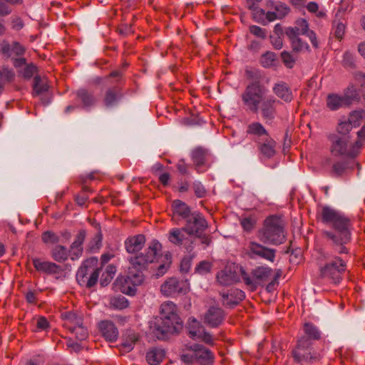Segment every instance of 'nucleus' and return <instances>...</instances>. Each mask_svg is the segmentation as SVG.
Instances as JSON below:
<instances>
[{"mask_svg": "<svg viewBox=\"0 0 365 365\" xmlns=\"http://www.w3.org/2000/svg\"><path fill=\"white\" fill-rule=\"evenodd\" d=\"M320 216L323 223L330 225L334 229V231L326 230L322 232L331 250L338 255L349 254L347 245L351 240L350 219L329 207H324Z\"/></svg>", "mask_w": 365, "mask_h": 365, "instance_id": "1", "label": "nucleus"}, {"mask_svg": "<svg viewBox=\"0 0 365 365\" xmlns=\"http://www.w3.org/2000/svg\"><path fill=\"white\" fill-rule=\"evenodd\" d=\"M161 250V244L155 240L148 245L144 252L128 258V274L120 288L123 293L130 296L135 294V287L140 285L144 281L143 271L155 261Z\"/></svg>", "mask_w": 365, "mask_h": 365, "instance_id": "2", "label": "nucleus"}, {"mask_svg": "<svg viewBox=\"0 0 365 365\" xmlns=\"http://www.w3.org/2000/svg\"><path fill=\"white\" fill-rule=\"evenodd\" d=\"M286 223L281 215L267 217L257 232V237L264 245H280L286 241Z\"/></svg>", "mask_w": 365, "mask_h": 365, "instance_id": "3", "label": "nucleus"}, {"mask_svg": "<svg viewBox=\"0 0 365 365\" xmlns=\"http://www.w3.org/2000/svg\"><path fill=\"white\" fill-rule=\"evenodd\" d=\"M248 78L252 81L245 87L241 94V99L245 108L253 113H257L259 106L266 97L267 89L260 83V75L258 72H247Z\"/></svg>", "mask_w": 365, "mask_h": 365, "instance_id": "4", "label": "nucleus"}, {"mask_svg": "<svg viewBox=\"0 0 365 365\" xmlns=\"http://www.w3.org/2000/svg\"><path fill=\"white\" fill-rule=\"evenodd\" d=\"M329 139L331 143L330 152L334 157L355 158L360 153L361 141H356L354 144H351L348 137L335 134L329 135Z\"/></svg>", "mask_w": 365, "mask_h": 365, "instance_id": "5", "label": "nucleus"}, {"mask_svg": "<svg viewBox=\"0 0 365 365\" xmlns=\"http://www.w3.org/2000/svg\"><path fill=\"white\" fill-rule=\"evenodd\" d=\"M294 361L301 365L314 364L321 359L319 353L312 350V342L306 337H301L292 351Z\"/></svg>", "mask_w": 365, "mask_h": 365, "instance_id": "6", "label": "nucleus"}, {"mask_svg": "<svg viewBox=\"0 0 365 365\" xmlns=\"http://www.w3.org/2000/svg\"><path fill=\"white\" fill-rule=\"evenodd\" d=\"M347 269L346 262L339 256H334L319 267V274L322 278L327 279L331 283L339 284Z\"/></svg>", "mask_w": 365, "mask_h": 365, "instance_id": "7", "label": "nucleus"}, {"mask_svg": "<svg viewBox=\"0 0 365 365\" xmlns=\"http://www.w3.org/2000/svg\"><path fill=\"white\" fill-rule=\"evenodd\" d=\"M113 86L106 89L103 98V103L107 108L115 106L123 97L122 88L123 86V73L118 71H112L106 78Z\"/></svg>", "mask_w": 365, "mask_h": 365, "instance_id": "8", "label": "nucleus"}, {"mask_svg": "<svg viewBox=\"0 0 365 365\" xmlns=\"http://www.w3.org/2000/svg\"><path fill=\"white\" fill-rule=\"evenodd\" d=\"M97 259L91 258L83 262L76 273V280L81 286L93 287L98 282L101 269L96 267Z\"/></svg>", "mask_w": 365, "mask_h": 365, "instance_id": "9", "label": "nucleus"}, {"mask_svg": "<svg viewBox=\"0 0 365 365\" xmlns=\"http://www.w3.org/2000/svg\"><path fill=\"white\" fill-rule=\"evenodd\" d=\"M360 97L356 90L351 86L348 88L344 95L329 93L326 100L327 107L331 111L337 110L344 107H349L354 101H358Z\"/></svg>", "mask_w": 365, "mask_h": 365, "instance_id": "10", "label": "nucleus"}, {"mask_svg": "<svg viewBox=\"0 0 365 365\" xmlns=\"http://www.w3.org/2000/svg\"><path fill=\"white\" fill-rule=\"evenodd\" d=\"M182 329V322L178 315L160 317L155 327L156 335L159 339H163L168 334L178 333Z\"/></svg>", "mask_w": 365, "mask_h": 365, "instance_id": "11", "label": "nucleus"}, {"mask_svg": "<svg viewBox=\"0 0 365 365\" xmlns=\"http://www.w3.org/2000/svg\"><path fill=\"white\" fill-rule=\"evenodd\" d=\"M189 291V283L187 280L176 277H170L160 286L161 293L166 297H175L185 294Z\"/></svg>", "mask_w": 365, "mask_h": 365, "instance_id": "12", "label": "nucleus"}, {"mask_svg": "<svg viewBox=\"0 0 365 365\" xmlns=\"http://www.w3.org/2000/svg\"><path fill=\"white\" fill-rule=\"evenodd\" d=\"M168 239L173 245L183 247L187 252H192L194 249L195 240L186 233L184 227L172 228L168 234Z\"/></svg>", "mask_w": 365, "mask_h": 365, "instance_id": "13", "label": "nucleus"}, {"mask_svg": "<svg viewBox=\"0 0 365 365\" xmlns=\"http://www.w3.org/2000/svg\"><path fill=\"white\" fill-rule=\"evenodd\" d=\"M208 227V223L202 214L195 211L185 220L184 230L188 235H199L202 234Z\"/></svg>", "mask_w": 365, "mask_h": 365, "instance_id": "14", "label": "nucleus"}, {"mask_svg": "<svg viewBox=\"0 0 365 365\" xmlns=\"http://www.w3.org/2000/svg\"><path fill=\"white\" fill-rule=\"evenodd\" d=\"M246 250L247 255L252 259L259 257L273 262L276 256L274 249L266 247L255 241L249 242Z\"/></svg>", "mask_w": 365, "mask_h": 365, "instance_id": "15", "label": "nucleus"}, {"mask_svg": "<svg viewBox=\"0 0 365 365\" xmlns=\"http://www.w3.org/2000/svg\"><path fill=\"white\" fill-rule=\"evenodd\" d=\"M190 156L197 173H203L210 168L211 155L206 148L196 147L192 150Z\"/></svg>", "mask_w": 365, "mask_h": 365, "instance_id": "16", "label": "nucleus"}, {"mask_svg": "<svg viewBox=\"0 0 365 365\" xmlns=\"http://www.w3.org/2000/svg\"><path fill=\"white\" fill-rule=\"evenodd\" d=\"M279 104L280 101L274 97H265L260 103L259 111L266 121H272L277 115V107Z\"/></svg>", "mask_w": 365, "mask_h": 365, "instance_id": "17", "label": "nucleus"}, {"mask_svg": "<svg viewBox=\"0 0 365 365\" xmlns=\"http://www.w3.org/2000/svg\"><path fill=\"white\" fill-rule=\"evenodd\" d=\"M225 318V313L218 307H210L204 314L203 322L211 328L220 326Z\"/></svg>", "mask_w": 365, "mask_h": 365, "instance_id": "18", "label": "nucleus"}, {"mask_svg": "<svg viewBox=\"0 0 365 365\" xmlns=\"http://www.w3.org/2000/svg\"><path fill=\"white\" fill-rule=\"evenodd\" d=\"M171 217L173 220H186L192 215L190 207L180 200H174L170 205Z\"/></svg>", "mask_w": 365, "mask_h": 365, "instance_id": "19", "label": "nucleus"}, {"mask_svg": "<svg viewBox=\"0 0 365 365\" xmlns=\"http://www.w3.org/2000/svg\"><path fill=\"white\" fill-rule=\"evenodd\" d=\"M32 264L36 271L47 274L60 275L63 271L61 266L57 264L52 262L44 261L39 258H33Z\"/></svg>", "mask_w": 365, "mask_h": 365, "instance_id": "20", "label": "nucleus"}, {"mask_svg": "<svg viewBox=\"0 0 365 365\" xmlns=\"http://www.w3.org/2000/svg\"><path fill=\"white\" fill-rule=\"evenodd\" d=\"M276 145V142L269 135L257 143L260 154L266 158H271L275 155Z\"/></svg>", "mask_w": 365, "mask_h": 365, "instance_id": "21", "label": "nucleus"}, {"mask_svg": "<svg viewBox=\"0 0 365 365\" xmlns=\"http://www.w3.org/2000/svg\"><path fill=\"white\" fill-rule=\"evenodd\" d=\"M285 34L291 41L293 51L296 52H303L309 50V45L307 43L304 42L298 36L299 33L297 32L295 29L292 27L287 28Z\"/></svg>", "mask_w": 365, "mask_h": 365, "instance_id": "22", "label": "nucleus"}, {"mask_svg": "<svg viewBox=\"0 0 365 365\" xmlns=\"http://www.w3.org/2000/svg\"><path fill=\"white\" fill-rule=\"evenodd\" d=\"M222 297L224 306L233 307L245 299V294L239 289H231L227 293L222 294Z\"/></svg>", "mask_w": 365, "mask_h": 365, "instance_id": "23", "label": "nucleus"}, {"mask_svg": "<svg viewBox=\"0 0 365 365\" xmlns=\"http://www.w3.org/2000/svg\"><path fill=\"white\" fill-rule=\"evenodd\" d=\"M86 236V231L84 230H80L76 235L73 242L70 246L69 254L72 260L76 259L82 255L83 244Z\"/></svg>", "mask_w": 365, "mask_h": 365, "instance_id": "24", "label": "nucleus"}, {"mask_svg": "<svg viewBox=\"0 0 365 365\" xmlns=\"http://www.w3.org/2000/svg\"><path fill=\"white\" fill-rule=\"evenodd\" d=\"M246 133L253 137L254 141L257 143L269 134L263 125L259 122H252L247 126Z\"/></svg>", "mask_w": 365, "mask_h": 365, "instance_id": "25", "label": "nucleus"}, {"mask_svg": "<svg viewBox=\"0 0 365 365\" xmlns=\"http://www.w3.org/2000/svg\"><path fill=\"white\" fill-rule=\"evenodd\" d=\"M196 361L200 365H212L214 362V355L208 349L202 345L195 344Z\"/></svg>", "mask_w": 365, "mask_h": 365, "instance_id": "26", "label": "nucleus"}, {"mask_svg": "<svg viewBox=\"0 0 365 365\" xmlns=\"http://www.w3.org/2000/svg\"><path fill=\"white\" fill-rule=\"evenodd\" d=\"M99 329L103 336L109 341H115L118 336V330L110 321H102L99 324Z\"/></svg>", "mask_w": 365, "mask_h": 365, "instance_id": "27", "label": "nucleus"}, {"mask_svg": "<svg viewBox=\"0 0 365 365\" xmlns=\"http://www.w3.org/2000/svg\"><path fill=\"white\" fill-rule=\"evenodd\" d=\"M145 243L143 235H137L128 237L125 241V248L128 253H135L143 249Z\"/></svg>", "mask_w": 365, "mask_h": 365, "instance_id": "28", "label": "nucleus"}, {"mask_svg": "<svg viewBox=\"0 0 365 365\" xmlns=\"http://www.w3.org/2000/svg\"><path fill=\"white\" fill-rule=\"evenodd\" d=\"M217 281L222 286H229L238 281V277L235 271L231 267H226L217 274Z\"/></svg>", "mask_w": 365, "mask_h": 365, "instance_id": "29", "label": "nucleus"}, {"mask_svg": "<svg viewBox=\"0 0 365 365\" xmlns=\"http://www.w3.org/2000/svg\"><path fill=\"white\" fill-rule=\"evenodd\" d=\"M299 34L307 35L310 39L314 47H318V42L315 33L309 29L308 22L304 19H299L296 21V26L294 28Z\"/></svg>", "mask_w": 365, "mask_h": 365, "instance_id": "30", "label": "nucleus"}, {"mask_svg": "<svg viewBox=\"0 0 365 365\" xmlns=\"http://www.w3.org/2000/svg\"><path fill=\"white\" fill-rule=\"evenodd\" d=\"M63 320V327L70 330L82 324L83 316L74 312H65L61 314Z\"/></svg>", "mask_w": 365, "mask_h": 365, "instance_id": "31", "label": "nucleus"}, {"mask_svg": "<svg viewBox=\"0 0 365 365\" xmlns=\"http://www.w3.org/2000/svg\"><path fill=\"white\" fill-rule=\"evenodd\" d=\"M138 340V335L135 331H126L122 336L121 349L125 352L130 351Z\"/></svg>", "mask_w": 365, "mask_h": 365, "instance_id": "32", "label": "nucleus"}, {"mask_svg": "<svg viewBox=\"0 0 365 365\" xmlns=\"http://www.w3.org/2000/svg\"><path fill=\"white\" fill-rule=\"evenodd\" d=\"M165 353L163 349L153 348L146 354V361L150 365H158L163 360Z\"/></svg>", "mask_w": 365, "mask_h": 365, "instance_id": "33", "label": "nucleus"}, {"mask_svg": "<svg viewBox=\"0 0 365 365\" xmlns=\"http://www.w3.org/2000/svg\"><path fill=\"white\" fill-rule=\"evenodd\" d=\"M76 97L83 107L92 106L96 101L93 93L86 89H79L76 93Z\"/></svg>", "mask_w": 365, "mask_h": 365, "instance_id": "34", "label": "nucleus"}, {"mask_svg": "<svg viewBox=\"0 0 365 365\" xmlns=\"http://www.w3.org/2000/svg\"><path fill=\"white\" fill-rule=\"evenodd\" d=\"M187 329L188 335L192 339H198L200 336L201 330L202 329L200 322L195 318H190L187 322Z\"/></svg>", "mask_w": 365, "mask_h": 365, "instance_id": "35", "label": "nucleus"}, {"mask_svg": "<svg viewBox=\"0 0 365 365\" xmlns=\"http://www.w3.org/2000/svg\"><path fill=\"white\" fill-rule=\"evenodd\" d=\"M274 93L286 102H290L293 97L291 91L285 83L276 84L273 88Z\"/></svg>", "mask_w": 365, "mask_h": 365, "instance_id": "36", "label": "nucleus"}, {"mask_svg": "<svg viewBox=\"0 0 365 365\" xmlns=\"http://www.w3.org/2000/svg\"><path fill=\"white\" fill-rule=\"evenodd\" d=\"M52 258L58 262H63L68 258V252L66 247L56 245L51 251Z\"/></svg>", "mask_w": 365, "mask_h": 365, "instance_id": "37", "label": "nucleus"}, {"mask_svg": "<svg viewBox=\"0 0 365 365\" xmlns=\"http://www.w3.org/2000/svg\"><path fill=\"white\" fill-rule=\"evenodd\" d=\"M304 336L312 342L313 340H319L321 338V332L318 328L310 322H307L304 324Z\"/></svg>", "mask_w": 365, "mask_h": 365, "instance_id": "38", "label": "nucleus"}, {"mask_svg": "<svg viewBox=\"0 0 365 365\" xmlns=\"http://www.w3.org/2000/svg\"><path fill=\"white\" fill-rule=\"evenodd\" d=\"M272 274L271 268L264 266L257 267L252 271L253 277L259 281L268 280Z\"/></svg>", "mask_w": 365, "mask_h": 365, "instance_id": "39", "label": "nucleus"}, {"mask_svg": "<svg viewBox=\"0 0 365 365\" xmlns=\"http://www.w3.org/2000/svg\"><path fill=\"white\" fill-rule=\"evenodd\" d=\"M48 86L47 81L45 78H42L39 76H35L34 78L33 84V95L38 96L46 91H47Z\"/></svg>", "mask_w": 365, "mask_h": 365, "instance_id": "40", "label": "nucleus"}, {"mask_svg": "<svg viewBox=\"0 0 365 365\" xmlns=\"http://www.w3.org/2000/svg\"><path fill=\"white\" fill-rule=\"evenodd\" d=\"M267 6L275 9L279 19L284 17L290 10L287 4L280 1L274 2L270 0L267 1Z\"/></svg>", "mask_w": 365, "mask_h": 365, "instance_id": "41", "label": "nucleus"}, {"mask_svg": "<svg viewBox=\"0 0 365 365\" xmlns=\"http://www.w3.org/2000/svg\"><path fill=\"white\" fill-rule=\"evenodd\" d=\"M261 0H246L247 8L252 11L253 19L259 21L261 16L264 14V11L257 6V3Z\"/></svg>", "mask_w": 365, "mask_h": 365, "instance_id": "42", "label": "nucleus"}, {"mask_svg": "<svg viewBox=\"0 0 365 365\" xmlns=\"http://www.w3.org/2000/svg\"><path fill=\"white\" fill-rule=\"evenodd\" d=\"M160 317H173V315H178L177 314L176 305L172 302H165L160 306Z\"/></svg>", "mask_w": 365, "mask_h": 365, "instance_id": "43", "label": "nucleus"}, {"mask_svg": "<svg viewBox=\"0 0 365 365\" xmlns=\"http://www.w3.org/2000/svg\"><path fill=\"white\" fill-rule=\"evenodd\" d=\"M37 72V66L32 63H27L24 68L18 70L19 75L28 80L30 79Z\"/></svg>", "mask_w": 365, "mask_h": 365, "instance_id": "44", "label": "nucleus"}, {"mask_svg": "<svg viewBox=\"0 0 365 365\" xmlns=\"http://www.w3.org/2000/svg\"><path fill=\"white\" fill-rule=\"evenodd\" d=\"M171 255L169 253H167L163 257V260L162 261V263L158 267L157 272H156V276L157 277H162L164 275L170 268V266L171 264Z\"/></svg>", "mask_w": 365, "mask_h": 365, "instance_id": "45", "label": "nucleus"}, {"mask_svg": "<svg viewBox=\"0 0 365 365\" xmlns=\"http://www.w3.org/2000/svg\"><path fill=\"white\" fill-rule=\"evenodd\" d=\"M277 61L276 54L272 51H267L261 56L260 63L264 68H269L274 65Z\"/></svg>", "mask_w": 365, "mask_h": 365, "instance_id": "46", "label": "nucleus"}, {"mask_svg": "<svg viewBox=\"0 0 365 365\" xmlns=\"http://www.w3.org/2000/svg\"><path fill=\"white\" fill-rule=\"evenodd\" d=\"M364 118H365V110L361 109L354 110L350 113L348 120L351 123L353 127H357L359 126Z\"/></svg>", "mask_w": 365, "mask_h": 365, "instance_id": "47", "label": "nucleus"}, {"mask_svg": "<svg viewBox=\"0 0 365 365\" xmlns=\"http://www.w3.org/2000/svg\"><path fill=\"white\" fill-rule=\"evenodd\" d=\"M71 333L73 334L76 338V339L79 341H83L86 339L88 336V331L87 328L83 326V323L77 326L76 327H73V329H71L69 330Z\"/></svg>", "mask_w": 365, "mask_h": 365, "instance_id": "48", "label": "nucleus"}, {"mask_svg": "<svg viewBox=\"0 0 365 365\" xmlns=\"http://www.w3.org/2000/svg\"><path fill=\"white\" fill-rule=\"evenodd\" d=\"M257 220L253 217H247L240 220V225L244 231L250 232L255 227Z\"/></svg>", "mask_w": 365, "mask_h": 365, "instance_id": "49", "label": "nucleus"}, {"mask_svg": "<svg viewBox=\"0 0 365 365\" xmlns=\"http://www.w3.org/2000/svg\"><path fill=\"white\" fill-rule=\"evenodd\" d=\"M341 64L347 68H354L355 67V58L352 53L349 51L344 52Z\"/></svg>", "mask_w": 365, "mask_h": 365, "instance_id": "50", "label": "nucleus"}, {"mask_svg": "<svg viewBox=\"0 0 365 365\" xmlns=\"http://www.w3.org/2000/svg\"><path fill=\"white\" fill-rule=\"evenodd\" d=\"M110 304L118 309H123L128 307V301L125 297L121 295L113 297L110 301Z\"/></svg>", "mask_w": 365, "mask_h": 365, "instance_id": "51", "label": "nucleus"}, {"mask_svg": "<svg viewBox=\"0 0 365 365\" xmlns=\"http://www.w3.org/2000/svg\"><path fill=\"white\" fill-rule=\"evenodd\" d=\"M41 240L46 244H56L59 241V237L51 231H46L42 233Z\"/></svg>", "mask_w": 365, "mask_h": 365, "instance_id": "52", "label": "nucleus"}, {"mask_svg": "<svg viewBox=\"0 0 365 365\" xmlns=\"http://www.w3.org/2000/svg\"><path fill=\"white\" fill-rule=\"evenodd\" d=\"M345 29L346 26L343 22L334 21V34L337 39L341 40L343 38L345 33Z\"/></svg>", "mask_w": 365, "mask_h": 365, "instance_id": "53", "label": "nucleus"}, {"mask_svg": "<svg viewBox=\"0 0 365 365\" xmlns=\"http://www.w3.org/2000/svg\"><path fill=\"white\" fill-rule=\"evenodd\" d=\"M352 128L353 125L349 120L341 121L338 123L336 130L339 134L346 135L351 130Z\"/></svg>", "mask_w": 365, "mask_h": 365, "instance_id": "54", "label": "nucleus"}, {"mask_svg": "<svg viewBox=\"0 0 365 365\" xmlns=\"http://www.w3.org/2000/svg\"><path fill=\"white\" fill-rule=\"evenodd\" d=\"M15 74L13 71L7 68H0V81L10 82L14 78Z\"/></svg>", "mask_w": 365, "mask_h": 365, "instance_id": "55", "label": "nucleus"}, {"mask_svg": "<svg viewBox=\"0 0 365 365\" xmlns=\"http://www.w3.org/2000/svg\"><path fill=\"white\" fill-rule=\"evenodd\" d=\"M249 31L250 34L253 36L260 38L265 39L267 37V31L264 29H262L258 26L252 25L249 28Z\"/></svg>", "mask_w": 365, "mask_h": 365, "instance_id": "56", "label": "nucleus"}, {"mask_svg": "<svg viewBox=\"0 0 365 365\" xmlns=\"http://www.w3.org/2000/svg\"><path fill=\"white\" fill-rule=\"evenodd\" d=\"M180 359L183 363H185L187 365H191L195 361H196L195 347L193 346V349L190 351L185 353V354H182L180 356Z\"/></svg>", "mask_w": 365, "mask_h": 365, "instance_id": "57", "label": "nucleus"}, {"mask_svg": "<svg viewBox=\"0 0 365 365\" xmlns=\"http://www.w3.org/2000/svg\"><path fill=\"white\" fill-rule=\"evenodd\" d=\"M212 264L206 260L200 262L195 268V272L200 274H205L210 272Z\"/></svg>", "mask_w": 365, "mask_h": 365, "instance_id": "58", "label": "nucleus"}, {"mask_svg": "<svg viewBox=\"0 0 365 365\" xmlns=\"http://www.w3.org/2000/svg\"><path fill=\"white\" fill-rule=\"evenodd\" d=\"M192 188L197 197L202 198L206 196L207 190L200 182H194L192 184Z\"/></svg>", "mask_w": 365, "mask_h": 365, "instance_id": "59", "label": "nucleus"}, {"mask_svg": "<svg viewBox=\"0 0 365 365\" xmlns=\"http://www.w3.org/2000/svg\"><path fill=\"white\" fill-rule=\"evenodd\" d=\"M346 168H347V167H346L345 163H344V162L335 163L332 166V174L334 176H337V177L341 176L345 173Z\"/></svg>", "mask_w": 365, "mask_h": 365, "instance_id": "60", "label": "nucleus"}, {"mask_svg": "<svg viewBox=\"0 0 365 365\" xmlns=\"http://www.w3.org/2000/svg\"><path fill=\"white\" fill-rule=\"evenodd\" d=\"M281 57H282V61L284 62V63L285 64V66L287 68L293 67L294 60L293 59L292 55L289 53H288L287 51H283L281 53Z\"/></svg>", "mask_w": 365, "mask_h": 365, "instance_id": "61", "label": "nucleus"}, {"mask_svg": "<svg viewBox=\"0 0 365 365\" xmlns=\"http://www.w3.org/2000/svg\"><path fill=\"white\" fill-rule=\"evenodd\" d=\"M0 51L6 56H11L13 54L12 44L10 45L6 41H3L0 45Z\"/></svg>", "mask_w": 365, "mask_h": 365, "instance_id": "62", "label": "nucleus"}, {"mask_svg": "<svg viewBox=\"0 0 365 365\" xmlns=\"http://www.w3.org/2000/svg\"><path fill=\"white\" fill-rule=\"evenodd\" d=\"M199 339H202V341H204L207 344H209V345L214 344V339H213L212 336L207 331H203L202 332H201L200 336Z\"/></svg>", "mask_w": 365, "mask_h": 365, "instance_id": "63", "label": "nucleus"}, {"mask_svg": "<svg viewBox=\"0 0 365 365\" xmlns=\"http://www.w3.org/2000/svg\"><path fill=\"white\" fill-rule=\"evenodd\" d=\"M48 322L44 317H40L36 322V328L38 330H45L48 327Z\"/></svg>", "mask_w": 365, "mask_h": 365, "instance_id": "64", "label": "nucleus"}]
</instances>
